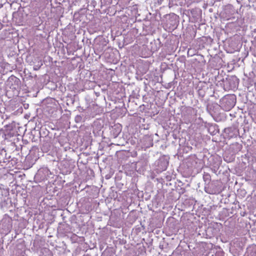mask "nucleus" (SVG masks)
Instances as JSON below:
<instances>
[{
  "mask_svg": "<svg viewBox=\"0 0 256 256\" xmlns=\"http://www.w3.org/2000/svg\"><path fill=\"white\" fill-rule=\"evenodd\" d=\"M222 109L221 106L217 104H212L208 106V112L217 122H222L226 119V114Z\"/></svg>",
  "mask_w": 256,
  "mask_h": 256,
  "instance_id": "f257e3e1",
  "label": "nucleus"
},
{
  "mask_svg": "<svg viewBox=\"0 0 256 256\" xmlns=\"http://www.w3.org/2000/svg\"><path fill=\"white\" fill-rule=\"evenodd\" d=\"M220 105L223 110L228 111L236 104V96L234 94H228L220 100Z\"/></svg>",
  "mask_w": 256,
  "mask_h": 256,
  "instance_id": "f03ea898",
  "label": "nucleus"
},
{
  "mask_svg": "<svg viewBox=\"0 0 256 256\" xmlns=\"http://www.w3.org/2000/svg\"><path fill=\"white\" fill-rule=\"evenodd\" d=\"M205 192L210 194H218L222 192L221 185L217 182H212L208 186H204Z\"/></svg>",
  "mask_w": 256,
  "mask_h": 256,
  "instance_id": "7ed1b4c3",
  "label": "nucleus"
},
{
  "mask_svg": "<svg viewBox=\"0 0 256 256\" xmlns=\"http://www.w3.org/2000/svg\"><path fill=\"white\" fill-rule=\"evenodd\" d=\"M166 24L170 28L174 29L176 28L178 24V16L174 14H170L166 18Z\"/></svg>",
  "mask_w": 256,
  "mask_h": 256,
  "instance_id": "20e7f679",
  "label": "nucleus"
},
{
  "mask_svg": "<svg viewBox=\"0 0 256 256\" xmlns=\"http://www.w3.org/2000/svg\"><path fill=\"white\" fill-rule=\"evenodd\" d=\"M8 84L12 90H18L20 89L21 82L20 80L14 76H10L8 80Z\"/></svg>",
  "mask_w": 256,
  "mask_h": 256,
  "instance_id": "39448f33",
  "label": "nucleus"
},
{
  "mask_svg": "<svg viewBox=\"0 0 256 256\" xmlns=\"http://www.w3.org/2000/svg\"><path fill=\"white\" fill-rule=\"evenodd\" d=\"M52 146V138L48 136L43 138L41 140L40 148L43 152H49Z\"/></svg>",
  "mask_w": 256,
  "mask_h": 256,
  "instance_id": "423d86ee",
  "label": "nucleus"
},
{
  "mask_svg": "<svg viewBox=\"0 0 256 256\" xmlns=\"http://www.w3.org/2000/svg\"><path fill=\"white\" fill-rule=\"evenodd\" d=\"M168 165V161L166 156H162L157 161L158 170L160 172L165 170Z\"/></svg>",
  "mask_w": 256,
  "mask_h": 256,
  "instance_id": "0eeeda50",
  "label": "nucleus"
},
{
  "mask_svg": "<svg viewBox=\"0 0 256 256\" xmlns=\"http://www.w3.org/2000/svg\"><path fill=\"white\" fill-rule=\"evenodd\" d=\"M226 82L230 89H234L238 86L239 80L236 76H232L226 78Z\"/></svg>",
  "mask_w": 256,
  "mask_h": 256,
  "instance_id": "6e6552de",
  "label": "nucleus"
},
{
  "mask_svg": "<svg viewBox=\"0 0 256 256\" xmlns=\"http://www.w3.org/2000/svg\"><path fill=\"white\" fill-rule=\"evenodd\" d=\"M98 4H100V5L99 6H96V1H88V2L86 3V6L85 5L84 6V8L90 11H92L94 8H96V10H100V8H102V1H98Z\"/></svg>",
  "mask_w": 256,
  "mask_h": 256,
  "instance_id": "1a4fd4ad",
  "label": "nucleus"
},
{
  "mask_svg": "<svg viewBox=\"0 0 256 256\" xmlns=\"http://www.w3.org/2000/svg\"><path fill=\"white\" fill-rule=\"evenodd\" d=\"M122 130V126L121 124H115L114 126H111L110 128V132L111 136L114 138H116L118 136L121 132Z\"/></svg>",
  "mask_w": 256,
  "mask_h": 256,
  "instance_id": "9d476101",
  "label": "nucleus"
},
{
  "mask_svg": "<svg viewBox=\"0 0 256 256\" xmlns=\"http://www.w3.org/2000/svg\"><path fill=\"white\" fill-rule=\"evenodd\" d=\"M154 144L152 138L148 136H145L142 139V148L146 149L152 146Z\"/></svg>",
  "mask_w": 256,
  "mask_h": 256,
  "instance_id": "9b49d317",
  "label": "nucleus"
},
{
  "mask_svg": "<svg viewBox=\"0 0 256 256\" xmlns=\"http://www.w3.org/2000/svg\"><path fill=\"white\" fill-rule=\"evenodd\" d=\"M218 126L216 124H208V130L212 136L216 135L219 132Z\"/></svg>",
  "mask_w": 256,
  "mask_h": 256,
  "instance_id": "f8f14e48",
  "label": "nucleus"
},
{
  "mask_svg": "<svg viewBox=\"0 0 256 256\" xmlns=\"http://www.w3.org/2000/svg\"><path fill=\"white\" fill-rule=\"evenodd\" d=\"M238 130L235 128L234 127H229L227 128H225L224 129V132L228 135V136L232 137V135L231 134V133H234V134Z\"/></svg>",
  "mask_w": 256,
  "mask_h": 256,
  "instance_id": "ddd939ff",
  "label": "nucleus"
},
{
  "mask_svg": "<svg viewBox=\"0 0 256 256\" xmlns=\"http://www.w3.org/2000/svg\"><path fill=\"white\" fill-rule=\"evenodd\" d=\"M203 179L205 182L210 183L211 180L210 175L208 173L204 172L203 174Z\"/></svg>",
  "mask_w": 256,
  "mask_h": 256,
  "instance_id": "4468645a",
  "label": "nucleus"
},
{
  "mask_svg": "<svg viewBox=\"0 0 256 256\" xmlns=\"http://www.w3.org/2000/svg\"><path fill=\"white\" fill-rule=\"evenodd\" d=\"M9 4V2H8ZM10 7L12 8L14 7V10H16V8L15 6L18 7V10H19L21 6L20 4L17 3V1H12V3H10Z\"/></svg>",
  "mask_w": 256,
  "mask_h": 256,
  "instance_id": "2eb2a0df",
  "label": "nucleus"
},
{
  "mask_svg": "<svg viewBox=\"0 0 256 256\" xmlns=\"http://www.w3.org/2000/svg\"><path fill=\"white\" fill-rule=\"evenodd\" d=\"M224 160L225 162H232L234 160V158L233 157L229 158L228 156H224Z\"/></svg>",
  "mask_w": 256,
  "mask_h": 256,
  "instance_id": "dca6fc26",
  "label": "nucleus"
},
{
  "mask_svg": "<svg viewBox=\"0 0 256 256\" xmlns=\"http://www.w3.org/2000/svg\"><path fill=\"white\" fill-rule=\"evenodd\" d=\"M198 94L202 98H203L205 96V92L199 88L198 90Z\"/></svg>",
  "mask_w": 256,
  "mask_h": 256,
  "instance_id": "f3484780",
  "label": "nucleus"
},
{
  "mask_svg": "<svg viewBox=\"0 0 256 256\" xmlns=\"http://www.w3.org/2000/svg\"><path fill=\"white\" fill-rule=\"evenodd\" d=\"M75 122H76V123H79L82 120V116H80V115H77L75 117Z\"/></svg>",
  "mask_w": 256,
  "mask_h": 256,
  "instance_id": "a211bd4d",
  "label": "nucleus"
},
{
  "mask_svg": "<svg viewBox=\"0 0 256 256\" xmlns=\"http://www.w3.org/2000/svg\"><path fill=\"white\" fill-rule=\"evenodd\" d=\"M141 163H142V162H138V164H137L138 166H140Z\"/></svg>",
  "mask_w": 256,
  "mask_h": 256,
  "instance_id": "6ab92c4d",
  "label": "nucleus"
},
{
  "mask_svg": "<svg viewBox=\"0 0 256 256\" xmlns=\"http://www.w3.org/2000/svg\"><path fill=\"white\" fill-rule=\"evenodd\" d=\"M108 4H110L111 2H110V1H108Z\"/></svg>",
  "mask_w": 256,
  "mask_h": 256,
  "instance_id": "aec40b11",
  "label": "nucleus"
}]
</instances>
